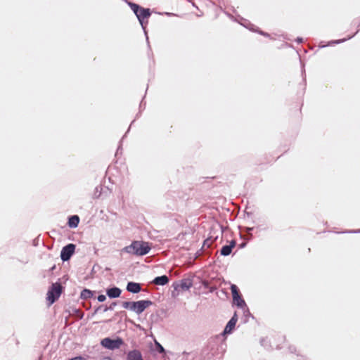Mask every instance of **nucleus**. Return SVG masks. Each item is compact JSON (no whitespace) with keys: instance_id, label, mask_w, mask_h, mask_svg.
Returning a JSON list of instances; mask_svg holds the SVG:
<instances>
[{"instance_id":"f257e3e1","label":"nucleus","mask_w":360,"mask_h":360,"mask_svg":"<svg viewBox=\"0 0 360 360\" xmlns=\"http://www.w3.org/2000/svg\"><path fill=\"white\" fill-rule=\"evenodd\" d=\"M151 250L149 243L141 240H134L129 245L124 247L122 252L128 254L143 256L148 254Z\"/></svg>"},{"instance_id":"f03ea898","label":"nucleus","mask_w":360,"mask_h":360,"mask_svg":"<svg viewBox=\"0 0 360 360\" xmlns=\"http://www.w3.org/2000/svg\"><path fill=\"white\" fill-rule=\"evenodd\" d=\"M151 304L152 302L150 300H141L138 302H124L122 307L134 311L139 314Z\"/></svg>"},{"instance_id":"7ed1b4c3","label":"nucleus","mask_w":360,"mask_h":360,"mask_svg":"<svg viewBox=\"0 0 360 360\" xmlns=\"http://www.w3.org/2000/svg\"><path fill=\"white\" fill-rule=\"evenodd\" d=\"M62 292V286L58 283H55L52 285L51 289L47 292V300L49 302V304H52L55 302L60 296Z\"/></svg>"},{"instance_id":"20e7f679","label":"nucleus","mask_w":360,"mask_h":360,"mask_svg":"<svg viewBox=\"0 0 360 360\" xmlns=\"http://www.w3.org/2000/svg\"><path fill=\"white\" fill-rule=\"evenodd\" d=\"M131 8L133 10L136 15L137 16L141 24H143V21L147 19L150 15V11L149 8H144L140 7L139 5L135 4H131Z\"/></svg>"},{"instance_id":"39448f33","label":"nucleus","mask_w":360,"mask_h":360,"mask_svg":"<svg viewBox=\"0 0 360 360\" xmlns=\"http://www.w3.org/2000/svg\"><path fill=\"white\" fill-rule=\"evenodd\" d=\"M101 345L105 348L113 350L120 348L123 345V340L120 338L116 340L105 338L101 340Z\"/></svg>"},{"instance_id":"423d86ee","label":"nucleus","mask_w":360,"mask_h":360,"mask_svg":"<svg viewBox=\"0 0 360 360\" xmlns=\"http://www.w3.org/2000/svg\"><path fill=\"white\" fill-rule=\"evenodd\" d=\"M231 291L233 296V303L240 307L245 305V301L242 299L241 296L240 295L239 290L236 285L232 284L231 285Z\"/></svg>"},{"instance_id":"0eeeda50","label":"nucleus","mask_w":360,"mask_h":360,"mask_svg":"<svg viewBox=\"0 0 360 360\" xmlns=\"http://www.w3.org/2000/svg\"><path fill=\"white\" fill-rule=\"evenodd\" d=\"M75 245L74 244H68V245L65 246L60 253V257L63 261H68L70 259L71 256L75 252Z\"/></svg>"},{"instance_id":"6e6552de","label":"nucleus","mask_w":360,"mask_h":360,"mask_svg":"<svg viewBox=\"0 0 360 360\" xmlns=\"http://www.w3.org/2000/svg\"><path fill=\"white\" fill-rule=\"evenodd\" d=\"M238 321L237 314L235 313L233 317L230 319V321L226 324L224 330V334H229L232 332V330L234 329L236 324Z\"/></svg>"},{"instance_id":"1a4fd4ad","label":"nucleus","mask_w":360,"mask_h":360,"mask_svg":"<svg viewBox=\"0 0 360 360\" xmlns=\"http://www.w3.org/2000/svg\"><path fill=\"white\" fill-rule=\"evenodd\" d=\"M236 245V241L234 240H232L231 241H230L229 245H224L221 248L220 250L221 255L223 256L229 255L232 252V249L235 248Z\"/></svg>"},{"instance_id":"9d476101","label":"nucleus","mask_w":360,"mask_h":360,"mask_svg":"<svg viewBox=\"0 0 360 360\" xmlns=\"http://www.w3.org/2000/svg\"><path fill=\"white\" fill-rule=\"evenodd\" d=\"M127 360H143L140 351L134 349L127 354Z\"/></svg>"},{"instance_id":"9b49d317","label":"nucleus","mask_w":360,"mask_h":360,"mask_svg":"<svg viewBox=\"0 0 360 360\" xmlns=\"http://www.w3.org/2000/svg\"><path fill=\"white\" fill-rule=\"evenodd\" d=\"M127 290L131 292L137 293L141 290V285L136 283L129 282L127 284Z\"/></svg>"},{"instance_id":"f8f14e48","label":"nucleus","mask_w":360,"mask_h":360,"mask_svg":"<svg viewBox=\"0 0 360 360\" xmlns=\"http://www.w3.org/2000/svg\"><path fill=\"white\" fill-rule=\"evenodd\" d=\"M169 278L167 276H158L153 280V283L158 285H164L168 283Z\"/></svg>"},{"instance_id":"ddd939ff","label":"nucleus","mask_w":360,"mask_h":360,"mask_svg":"<svg viewBox=\"0 0 360 360\" xmlns=\"http://www.w3.org/2000/svg\"><path fill=\"white\" fill-rule=\"evenodd\" d=\"M121 294V290L118 288H112L107 290V295L111 298L118 297Z\"/></svg>"},{"instance_id":"4468645a","label":"nucleus","mask_w":360,"mask_h":360,"mask_svg":"<svg viewBox=\"0 0 360 360\" xmlns=\"http://www.w3.org/2000/svg\"><path fill=\"white\" fill-rule=\"evenodd\" d=\"M79 222V217L77 215H74L69 218L68 225L70 227L75 228L78 226Z\"/></svg>"},{"instance_id":"2eb2a0df","label":"nucleus","mask_w":360,"mask_h":360,"mask_svg":"<svg viewBox=\"0 0 360 360\" xmlns=\"http://www.w3.org/2000/svg\"><path fill=\"white\" fill-rule=\"evenodd\" d=\"M155 345L156 346V349L158 350V352L165 353L164 347L158 341H155Z\"/></svg>"},{"instance_id":"dca6fc26","label":"nucleus","mask_w":360,"mask_h":360,"mask_svg":"<svg viewBox=\"0 0 360 360\" xmlns=\"http://www.w3.org/2000/svg\"><path fill=\"white\" fill-rule=\"evenodd\" d=\"M105 299H106V297L104 295H100L98 297V300L101 302H104L105 300Z\"/></svg>"},{"instance_id":"f3484780","label":"nucleus","mask_w":360,"mask_h":360,"mask_svg":"<svg viewBox=\"0 0 360 360\" xmlns=\"http://www.w3.org/2000/svg\"><path fill=\"white\" fill-rule=\"evenodd\" d=\"M70 360H86V359L84 357H82V356H77V357H75V358H72Z\"/></svg>"},{"instance_id":"a211bd4d","label":"nucleus","mask_w":360,"mask_h":360,"mask_svg":"<svg viewBox=\"0 0 360 360\" xmlns=\"http://www.w3.org/2000/svg\"><path fill=\"white\" fill-rule=\"evenodd\" d=\"M181 288H182L183 289H188L189 285H187L186 284V283H181Z\"/></svg>"},{"instance_id":"6ab92c4d","label":"nucleus","mask_w":360,"mask_h":360,"mask_svg":"<svg viewBox=\"0 0 360 360\" xmlns=\"http://www.w3.org/2000/svg\"><path fill=\"white\" fill-rule=\"evenodd\" d=\"M84 293H88V295H90L91 291L88 290H84V292H82V295H84Z\"/></svg>"},{"instance_id":"aec40b11","label":"nucleus","mask_w":360,"mask_h":360,"mask_svg":"<svg viewBox=\"0 0 360 360\" xmlns=\"http://www.w3.org/2000/svg\"><path fill=\"white\" fill-rule=\"evenodd\" d=\"M101 360H112V359L109 356H105Z\"/></svg>"}]
</instances>
